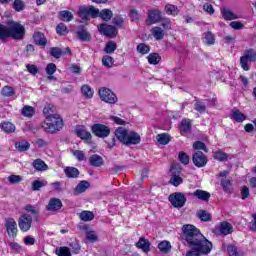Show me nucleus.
Wrapping results in <instances>:
<instances>
[{
  "label": "nucleus",
  "mask_w": 256,
  "mask_h": 256,
  "mask_svg": "<svg viewBox=\"0 0 256 256\" xmlns=\"http://www.w3.org/2000/svg\"><path fill=\"white\" fill-rule=\"evenodd\" d=\"M183 237L191 250L186 256L209 255L213 250V243L202 235L201 231L194 225L185 224L182 227Z\"/></svg>",
  "instance_id": "1"
},
{
  "label": "nucleus",
  "mask_w": 256,
  "mask_h": 256,
  "mask_svg": "<svg viewBox=\"0 0 256 256\" xmlns=\"http://www.w3.org/2000/svg\"><path fill=\"white\" fill-rule=\"evenodd\" d=\"M7 28L5 25L0 24V39H8V37H12V39H23L25 35V27L18 22L10 21L8 22Z\"/></svg>",
  "instance_id": "2"
},
{
  "label": "nucleus",
  "mask_w": 256,
  "mask_h": 256,
  "mask_svg": "<svg viewBox=\"0 0 256 256\" xmlns=\"http://www.w3.org/2000/svg\"><path fill=\"white\" fill-rule=\"evenodd\" d=\"M115 136L123 145H139L141 143V136L133 131L119 127L115 130Z\"/></svg>",
  "instance_id": "3"
},
{
  "label": "nucleus",
  "mask_w": 256,
  "mask_h": 256,
  "mask_svg": "<svg viewBox=\"0 0 256 256\" xmlns=\"http://www.w3.org/2000/svg\"><path fill=\"white\" fill-rule=\"evenodd\" d=\"M41 127L46 133H57V131L63 129V118H61L59 114L48 116L45 118V121L42 122Z\"/></svg>",
  "instance_id": "4"
},
{
  "label": "nucleus",
  "mask_w": 256,
  "mask_h": 256,
  "mask_svg": "<svg viewBox=\"0 0 256 256\" xmlns=\"http://www.w3.org/2000/svg\"><path fill=\"white\" fill-rule=\"evenodd\" d=\"M81 251V246L77 242L70 243L69 247L62 246L58 247L55 250V254L58 256H71V253L74 255H79Z\"/></svg>",
  "instance_id": "5"
},
{
  "label": "nucleus",
  "mask_w": 256,
  "mask_h": 256,
  "mask_svg": "<svg viewBox=\"0 0 256 256\" xmlns=\"http://www.w3.org/2000/svg\"><path fill=\"white\" fill-rule=\"evenodd\" d=\"M98 94L101 101H104V103H108L109 105H115V103L118 101L115 92L107 87L100 88Z\"/></svg>",
  "instance_id": "6"
},
{
  "label": "nucleus",
  "mask_w": 256,
  "mask_h": 256,
  "mask_svg": "<svg viewBox=\"0 0 256 256\" xmlns=\"http://www.w3.org/2000/svg\"><path fill=\"white\" fill-rule=\"evenodd\" d=\"M168 201L171 203L172 207H175V209H181V207H185L187 197H185V194L181 192H176L170 194Z\"/></svg>",
  "instance_id": "7"
},
{
  "label": "nucleus",
  "mask_w": 256,
  "mask_h": 256,
  "mask_svg": "<svg viewBox=\"0 0 256 256\" xmlns=\"http://www.w3.org/2000/svg\"><path fill=\"white\" fill-rule=\"evenodd\" d=\"M91 131L93 135L100 137V139H105V137L111 135V128L105 124H93L91 126Z\"/></svg>",
  "instance_id": "8"
},
{
  "label": "nucleus",
  "mask_w": 256,
  "mask_h": 256,
  "mask_svg": "<svg viewBox=\"0 0 256 256\" xmlns=\"http://www.w3.org/2000/svg\"><path fill=\"white\" fill-rule=\"evenodd\" d=\"M78 15L84 21H89L90 17H97L99 15V9L93 6H81L78 10Z\"/></svg>",
  "instance_id": "9"
},
{
  "label": "nucleus",
  "mask_w": 256,
  "mask_h": 256,
  "mask_svg": "<svg viewBox=\"0 0 256 256\" xmlns=\"http://www.w3.org/2000/svg\"><path fill=\"white\" fill-rule=\"evenodd\" d=\"M233 225L227 221H223L214 228L215 235H221L225 237L227 235H231L233 233Z\"/></svg>",
  "instance_id": "10"
},
{
  "label": "nucleus",
  "mask_w": 256,
  "mask_h": 256,
  "mask_svg": "<svg viewBox=\"0 0 256 256\" xmlns=\"http://www.w3.org/2000/svg\"><path fill=\"white\" fill-rule=\"evenodd\" d=\"M33 225V217L29 214H23L18 219V227L22 233H27Z\"/></svg>",
  "instance_id": "11"
},
{
  "label": "nucleus",
  "mask_w": 256,
  "mask_h": 256,
  "mask_svg": "<svg viewBox=\"0 0 256 256\" xmlns=\"http://www.w3.org/2000/svg\"><path fill=\"white\" fill-rule=\"evenodd\" d=\"M249 61H256V51L253 49L246 51L245 55L240 58V65L244 71H249V65L247 64Z\"/></svg>",
  "instance_id": "12"
},
{
  "label": "nucleus",
  "mask_w": 256,
  "mask_h": 256,
  "mask_svg": "<svg viewBox=\"0 0 256 256\" xmlns=\"http://www.w3.org/2000/svg\"><path fill=\"white\" fill-rule=\"evenodd\" d=\"M5 227L6 232L8 233V237L15 239L17 237L18 229H17V222L13 218H6L5 219Z\"/></svg>",
  "instance_id": "13"
},
{
  "label": "nucleus",
  "mask_w": 256,
  "mask_h": 256,
  "mask_svg": "<svg viewBox=\"0 0 256 256\" xmlns=\"http://www.w3.org/2000/svg\"><path fill=\"white\" fill-rule=\"evenodd\" d=\"M98 31L99 33H101L102 35H105V37H117V28L113 25H108V24H100L98 26Z\"/></svg>",
  "instance_id": "14"
},
{
  "label": "nucleus",
  "mask_w": 256,
  "mask_h": 256,
  "mask_svg": "<svg viewBox=\"0 0 256 256\" xmlns=\"http://www.w3.org/2000/svg\"><path fill=\"white\" fill-rule=\"evenodd\" d=\"M172 177L170 178V183L174 187H179L183 183V178L180 176L181 171L177 170V166L172 165L170 169Z\"/></svg>",
  "instance_id": "15"
},
{
  "label": "nucleus",
  "mask_w": 256,
  "mask_h": 256,
  "mask_svg": "<svg viewBox=\"0 0 256 256\" xmlns=\"http://www.w3.org/2000/svg\"><path fill=\"white\" fill-rule=\"evenodd\" d=\"M192 161L196 167H205L207 165V156L201 151H197L192 156Z\"/></svg>",
  "instance_id": "16"
},
{
  "label": "nucleus",
  "mask_w": 256,
  "mask_h": 256,
  "mask_svg": "<svg viewBox=\"0 0 256 256\" xmlns=\"http://www.w3.org/2000/svg\"><path fill=\"white\" fill-rule=\"evenodd\" d=\"M63 207V202L59 198H51L46 206V209L52 213L59 211Z\"/></svg>",
  "instance_id": "17"
},
{
  "label": "nucleus",
  "mask_w": 256,
  "mask_h": 256,
  "mask_svg": "<svg viewBox=\"0 0 256 256\" xmlns=\"http://www.w3.org/2000/svg\"><path fill=\"white\" fill-rule=\"evenodd\" d=\"M75 133L77 137H80L83 141H89V139H92L91 132L87 130V127L85 126H77L75 129Z\"/></svg>",
  "instance_id": "18"
},
{
  "label": "nucleus",
  "mask_w": 256,
  "mask_h": 256,
  "mask_svg": "<svg viewBox=\"0 0 256 256\" xmlns=\"http://www.w3.org/2000/svg\"><path fill=\"white\" fill-rule=\"evenodd\" d=\"M137 249H141L143 253H148L151 251V242L145 237H140L139 241L136 243Z\"/></svg>",
  "instance_id": "19"
},
{
  "label": "nucleus",
  "mask_w": 256,
  "mask_h": 256,
  "mask_svg": "<svg viewBox=\"0 0 256 256\" xmlns=\"http://www.w3.org/2000/svg\"><path fill=\"white\" fill-rule=\"evenodd\" d=\"M159 21H161V11L151 10L146 21L147 25H155V23H159Z\"/></svg>",
  "instance_id": "20"
},
{
  "label": "nucleus",
  "mask_w": 256,
  "mask_h": 256,
  "mask_svg": "<svg viewBox=\"0 0 256 256\" xmlns=\"http://www.w3.org/2000/svg\"><path fill=\"white\" fill-rule=\"evenodd\" d=\"M88 161L91 167H103V165H105V160H103V157L99 156L98 154L91 155L88 158Z\"/></svg>",
  "instance_id": "21"
},
{
  "label": "nucleus",
  "mask_w": 256,
  "mask_h": 256,
  "mask_svg": "<svg viewBox=\"0 0 256 256\" xmlns=\"http://www.w3.org/2000/svg\"><path fill=\"white\" fill-rule=\"evenodd\" d=\"M32 167L35 169V171H49V165H47L45 161L41 160V158L35 159L32 162Z\"/></svg>",
  "instance_id": "22"
},
{
  "label": "nucleus",
  "mask_w": 256,
  "mask_h": 256,
  "mask_svg": "<svg viewBox=\"0 0 256 256\" xmlns=\"http://www.w3.org/2000/svg\"><path fill=\"white\" fill-rule=\"evenodd\" d=\"M76 35L78 39L84 43L91 41V33H89V31H87L85 28L78 29Z\"/></svg>",
  "instance_id": "23"
},
{
  "label": "nucleus",
  "mask_w": 256,
  "mask_h": 256,
  "mask_svg": "<svg viewBox=\"0 0 256 256\" xmlns=\"http://www.w3.org/2000/svg\"><path fill=\"white\" fill-rule=\"evenodd\" d=\"M34 43L40 47H45L47 45V38L43 32H35L33 35Z\"/></svg>",
  "instance_id": "24"
},
{
  "label": "nucleus",
  "mask_w": 256,
  "mask_h": 256,
  "mask_svg": "<svg viewBox=\"0 0 256 256\" xmlns=\"http://www.w3.org/2000/svg\"><path fill=\"white\" fill-rule=\"evenodd\" d=\"M91 187V183L86 180L80 181V183L74 189V195H80V193H85L87 189Z\"/></svg>",
  "instance_id": "25"
},
{
  "label": "nucleus",
  "mask_w": 256,
  "mask_h": 256,
  "mask_svg": "<svg viewBox=\"0 0 256 256\" xmlns=\"http://www.w3.org/2000/svg\"><path fill=\"white\" fill-rule=\"evenodd\" d=\"M192 195L200 201H209L211 199V193L201 189H197Z\"/></svg>",
  "instance_id": "26"
},
{
  "label": "nucleus",
  "mask_w": 256,
  "mask_h": 256,
  "mask_svg": "<svg viewBox=\"0 0 256 256\" xmlns=\"http://www.w3.org/2000/svg\"><path fill=\"white\" fill-rule=\"evenodd\" d=\"M181 135H189L191 133V120L183 119L180 126Z\"/></svg>",
  "instance_id": "27"
},
{
  "label": "nucleus",
  "mask_w": 256,
  "mask_h": 256,
  "mask_svg": "<svg viewBox=\"0 0 256 256\" xmlns=\"http://www.w3.org/2000/svg\"><path fill=\"white\" fill-rule=\"evenodd\" d=\"M221 15L225 21H233L235 19H239V16H237L233 11L227 9V8H222L221 9Z\"/></svg>",
  "instance_id": "28"
},
{
  "label": "nucleus",
  "mask_w": 256,
  "mask_h": 256,
  "mask_svg": "<svg viewBox=\"0 0 256 256\" xmlns=\"http://www.w3.org/2000/svg\"><path fill=\"white\" fill-rule=\"evenodd\" d=\"M150 31L156 41H162L163 37H165V31L159 26L153 27Z\"/></svg>",
  "instance_id": "29"
},
{
  "label": "nucleus",
  "mask_w": 256,
  "mask_h": 256,
  "mask_svg": "<svg viewBox=\"0 0 256 256\" xmlns=\"http://www.w3.org/2000/svg\"><path fill=\"white\" fill-rule=\"evenodd\" d=\"M64 173L68 179H77L79 177V169L75 167H66Z\"/></svg>",
  "instance_id": "30"
},
{
  "label": "nucleus",
  "mask_w": 256,
  "mask_h": 256,
  "mask_svg": "<svg viewBox=\"0 0 256 256\" xmlns=\"http://www.w3.org/2000/svg\"><path fill=\"white\" fill-rule=\"evenodd\" d=\"M81 93L86 99H93L95 91H93V88H91V86L84 84L81 87Z\"/></svg>",
  "instance_id": "31"
},
{
  "label": "nucleus",
  "mask_w": 256,
  "mask_h": 256,
  "mask_svg": "<svg viewBox=\"0 0 256 256\" xmlns=\"http://www.w3.org/2000/svg\"><path fill=\"white\" fill-rule=\"evenodd\" d=\"M0 128L4 133H15L16 127L15 124L9 122V121H4L0 124Z\"/></svg>",
  "instance_id": "32"
},
{
  "label": "nucleus",
  "mask_w": 256,
  "mask_h": 256,
  "mask_svg": "<svg viewBox=\"0 0 256 256\" xmlns=\"http://www.w3.org/2000/svg\"><path fill=\"white\" fill-rule=\"evenodd\" d=\"M79 217H80L81 221L89 222V221H93V219H95V214H93V212H91V211L84 210L79 214Z\"/></svg>",
  "instance_id": "33"
},
{
  "label": "nucleus",
  "mask_w": 256,
  "mask_h": 256,
  "mask_svg": "<svg viewBox=\"0 0 256 256\" xmlns=\"http://www.w3.org/2000/svg\"><path fill=\"white\" fill-rule=\"evenodd\" d=\"M156 139L160 145H169L171 141V136L167 133L158 134Z\"/></svg>",
  "instance_id": "34"
},
{
  "label": "nucleus",
  "mask_w": 256,
  "mask_h": 256,
  "mask_svg": "<svg viewBox=\"0 0 256 256\" xmlns=\"http://www.w3.org/2000/svg\"><path fill=\"white\" fill-rule=\"evenodd\" d=\"M57 109L55 108V106L49 104L46 107H44L43 109V114L45 115V117H55V115H58L56 113Z\"/></svg>",
  "instance_id": "35"
},
{
  "label": "nucleus",
  "mask_w": 256,
  "mask_h": 256,
  "mask_svg": "<svg viewBox=\"0 0 256 256\" xmlns=\"http://www.w3.org/2000/svg\"><path fill=\"white\" fill-rule=\"evenodd\" d=\"M158 249L161 253L167 254L171 251V242L164 240L158 244Z\"/></svg>",
  "instance_id": "36"
},
{
  "label": "nucleus",
  "mask_w": 256,
  "mask_h": 256,
  "mask_svg": "<svg viewBox=\"0 0 256 256\" xmlns=\"http://www.w3.org/2000/svg\"><path fill=\"white\" fill-rule=\"evenodd\" d=\"M232 119L234 121H236L237 123H243V121H245V119H247V116H245V114H243L239 110H234V111H232Z\"/></svg>",
  "instance_id": "37"
},
{
  "label": "nucleus",
  "mask_w": 256,
  "mask_h": 256,
  "mask_svg": "<svg viewBox=\"0 0 256 256\" xmlns=\"http://www.w3.org/2000/svg\"><path fill=\"white\" fill-rule=\"evenodd\" d=\"M15 147L17 151L23 152V151H29V148L31 147V144L29 142L22 140L15 143Z\"/></svg>",
  "instance_id": "38"
},
{
  "label": "nucleus",
  "mask_w": 256,
  "mask_h": 256,
  "mask_svg": "<svg viewBox=\"0 0 256 256\" xmlns=\"http://www.w3.org/2000/svg\"><path fill=\"white\" fill-rule=\"evenodd\" d=\"M165 11L167 15H172L173 17L179 15V8L172 4H167L165 6Z\"/></svg>",
  "instance_id": "39"
},
{
  "label": "nucleus",
  "mask_w": 256,
  "mask_h": 256,
  "mask_svg": "<svg viewBox=\"0 0 256 256\" xmlns=\"http://www.w3.org/2000/svg\"><path fill=\"white\" fill-rule=\"evenodd\" d=\"M99 17L103 19V21H111V17H113V11L110 9H103L98 13Z\"/></svg>",
  "instance_id": "40"
},
{
  "label": "nucleus",
  "mask_w": 256,
  "mask_h": 256,
  "mask_svg": "<svg viewBox=\"0 0 256 256\" xmlns=\"http://www.w3.org/2000/svg\"><path fill=\"white\" fill-rule=\"evenodd\" d=\"M227 253L229 256H239L241 255V249L233 244H230L227 246Z\"/></svg>",
  "instance_id": "41"
},
{
  "label": "nucleus",
  "mask_w": 256,
  "mask_h": 256,
  "mask_svg": "<svg viewBox=\"0 0 256 256\" xmlns=\"http://www.w3.org/2000/svg\"><path fill=\"white\" fill-rule=\"evenodd\" d=\"M59 16L62 19V21H66L67 23H69V21H73V13H71L68 10L60 11Z\"/></svg>",
  "instance_id": "42"
},
{
  "label": "nucleus",
  "mask_w": 256,
  "mask_h": 256,
  "mask_svg": "<svg viewBox=\"0 0 256 256\" xmlns=\"http://www.w3.org/2000/svg\"><path fill=\"white\" fill-rule=\"evenodd\" d=\"M1 95L3 97H13V95H15V88L11 86H4L1 90Z\"/></svg>",
  "instance_id": "43"
},
{
  "label": "nucleus",
  "mask_w": 256,
  "mask_h": 256,
  "mask_svg": "<svg viewBox=\"0 0 256 256\" xmlns=\"http://www.w3.org/2000/svg\"><path fill=\"white\" fill-rule=\"evenodd\" d=\"M204 43L206 45H215V35L211 31L204 33Z\"/></svg>",
  "instance_id": "44"
},
{
  "label": "nucleus",
  "mask_w": 256,
  "mask_h": 256,
  "mask_svg": "<svg viewBox=\"0 0 256 256\" xmlns=\"http://www.w3.org/2000/svg\"><path fill=\"white\" fill-rule=\"evenodd\" d=\"M113 63H115V61L113 60V57H111L109 55L103 56L102 65L104 67H106L107 69H111V67H113Z\"/></svg>",
  "instance_id": "45"
},
{
  "label": "nucleus",
  "mask_w": 256,
  "mask_h": 256,
  "mask_svg": "<svg viewBox=\"0 0 256 256\" xmlns=\"http://www.w3.org/2000/svg\"><path fill=\"white\" fill-rule=\"evenodd\" d=\"M21 114L24 117H33V115H35V108H33L31 106H24L22 108Z\"/></svg>",
  "instance_id": "46"
},
{
  "label": "nucleus",
  "mask_w": 256,
  "mask_h": 256,
  "mask_svg": "<svg viewBox=\"0 0 256 256\" xmlns=\"http://www.w3.org/2000/svg\"><path fill=\"white\" fill-rule=\"evenodd\" d=\"M147 59L150 65H158L159 61H161V57H159V54L157 53L149 54Z\"/></svg>",
  "instance_id": "47"
},
{
  "label": "nucleus",
  "mask_w": 256,
  "mask_h": 256,
  "mask_svg": "<svg viewBox=\"0 0 256 256\" xmlns=\"http://www.w3.org/2000/svg\"><path fill=\"white\" fill-rule=\"evenodd\" d=\"M195 111H198V113H205L207 111V105L205 103L197 100L194 104Z\"/></svg>",
  "instance_id": "48"
},
{
  "label": "nucleus",
  "mask_w": 256,
  "mask_h": 256,
  "mask_svg": "<svg viewBox=\"0 0 256 256\" xmlns=\"http://www.w3.org/2000/svg\"><path fill=\"white\" fill-rule=\"evenodd\" d=\"M50 55L52 57H54L55 59H60V57L62 55H65V53H63V50L61 48H58V47H52L50 49Z\"/></svg>",
  "instance_id": "49"
},
{
  "label": "nucleus",
  "mask_w": 256,
  "mask_h": 256,
  "mask_svg": "<svg viewBox=\"0 0 256 256\" xmlns=\"http://www.w3.org/2000/svg\"><path fill=\"white\" fill-rule=\"evenodd\" d=\"M214 159H217V161H227L229 159V155L219 150L214 153Z\"/></svg>",
  "instance_id": "50"
},
{
  "label": "nucleus",
  "mask_w": 256,
  "mask_h": 256,
  "mask_svg": "<svg viewBox=\"0 0 256 256\" xmlns=\"http://www.w3.org/2000/svg\"><path fill=\"white\" fill-rule=\"evenodd\" d=\"M197 217L198 219H201L204 222L210 221L211 220V214H209L205 210H200L197 212Z\"/></svg>",
  "instance_id": "51"
},
{
  "label": "nucleus",
  "mask_w": 256,
  "mask_h": 256,
  "mask_svg": "<svg viewBox=\"0 0 256 256\" xmlns=\"http://www.w3.org/2000/svg\"><path fill=\"white\" fill-rule=\"evenodd\" d=\"M136 50L138 51V53H140L141 55H147V53H149V51H151V48L149 46H147V44L145 43H140Z\"/></svg>",
  "instance_id": "52"
},
{
  "label": "nucleus",
  "mask_w": 256,
  "mask_h": 256,
  "mask_svg": "<svg viewBox=\"0 0 256 256\" xmlns=\"http://www.w3.org/2000/svg\"><path fill=\"white\" fill-rule=\"evenodd\" d=\"M47 182H42L41 180H34L32 182V191H40L42 187H45Z\"/></svg>",
  "instance_id": "53"
},
{
  "label": "nucleus",
  "mask_w": 256,
  "mask_h": 256,
  "mask_svg": "<svg viewBox=\"0 0 256 256\" xmlns=\"http://www.w3.org/2000/svg\"><path fill=\"white\" fill-rule=\"evenodd\" d=\"M116 49H117V44L113 41H110L106 44L104 51L105 53L111 54V53H115Z\"/></svg>",
  "instance_id": "54"
},
{
  "label": "nucleus",
  "mask_w": 256,
  "mask_h": 256,
  "mask_svg": "<svg viewBox=\"0 0 256 256\" xmlns=\"http://www.w3.org/2000/svg\"><path fill=\"white\" fill-rule=\"evenodd\" d=\"M221 186L223 188V191H225L226 193H229V191H231V181L229 179L222 178Z\"/></svg>",
  "instance_id": "55"
},
{
  "label": "nucleus",
  "mask_w": 256,
  "mask_h": 256,
  "mask_svg": "<svg viewBox=\"0 0 256 256\" xmlns=\"http://www.w3.org/2000/svg\"><path fill=\"white\" fill-rule=\"evenodd\" d=\"M56 32L58 35H67L69 33V30L67 29V26L63 23H60L56 26Z\"/></svg>",
  "instance_id": "56"
},
{
  "label": "nucleus",
  "mask_w": 256,
  "mask_h": 256,
  "mask_svg": "<svg viewBox=\"0 0 256 256\" xmlns=\"http://www.w3.org/2000/svg\"><path fill=\"white\" fill-rule=\"evenodd\" d=\"M8 181L12 185H17V184H19L20 182L23 181V178L20 175H10L8 177Z\"/></svg>",
  "instance_id": "57"
},
{
  "label": "nucleus",
  "mask_w": 256,
  "mask_h": 256,
  "mask_svg": "<svg viewBox=\"0 0 256 256\" xmlns=\"http://www.w3.org/2000/svg\"><path fill=\"white\" fill-rule=\"evenodd\" d=\"M12 7L18 12L23 11V9H25V2L22 0H15Z\"/></svg>",
  "instance_id": "58"
},
{
  "label": "nucleus",
  "mask_w": 256,
  "mask_h": 256,
  "mask_svg": "<svg viewBox=\"0 0 256 256\" xmlns=\"http://www.w3.org/2000/svg\"><path fill=\"white\" fill-rule=\"evenodd\" d=\"M178 159L183 165H189V155H187V153L180 152L178 154Z\"/></svg>",
  "instance_id": "59"
},
{
  "label": "nucleus",
  "mask_w": 256,
  "mask_h": 256,
  "mask_svg": "<svg viewBox=\"0 0 256 256\" xmlns=\"http://www.w3.org/2000/svg\"><path fill=\"white\" fill-rule=\"evenodd\" d=\"M72 153H73L74 157H76V159L78 161H85V159H87L85 157V153L83 151H81V150H73Z\"/></svg>",
  "instance_id": "60"
},
{
  "label": "nucleus",
  "mask_w": 256,
  "mask_h": 256,
  "mask_svg": "<svg viewBox=\"0 0 256 256\" xmlns=\"http://www.w3.org/2000/svg\"><path fill=\"white\" fill-rule=\"evenodd\" d=\"M193 149H196V150H201V151H205V153H207V146L205 145V143L201 142V141H196L194 144H193Z\"/></svg>",
  "instance_id": "61"
},
{
  "label": "nucleus",
  "mask_w": 256,
  "mask_h": 256,
  "mask_svg": "<svg viewBox=\"0 0 256 256\" xmlns=\"http://www.w3.org/2000/svg\"><path fill=\"white\" fill-rule=\"evenodd\" d=\"M86 239L90 241L91 243H95L97 241L98 237L95 231H87L86 232Z\"/></svg>",
  "instance_id": "62"
},
{
  "label": "nucleus",
  "mask_w": 256,
  "mask_h": 256,
  "mask_svg": "<svg viewBox=\"0 0 256 256\" xmlns=\"http://www.w3.org/2000/svg\"><path fill=\"white\" fill-rule=\"evenodd\" d=\"M249 197H251L249 187H247V186L242 187V189H241V199L245 200V199H249Z\"/></svg>",
  "instance_id": "63"
},
{
  "label": "nucleus",
  "mask_w": 256,
  "mask_h": 256,
  "mask_svg": "<svg viewBox=\"0 0 256 256\" xmlns=\"http://www.w3.org/2000/svg\"><path fill=\"white\" fill-rule=\"evenodd\" d=\"M55 71H57V66L54 63H50L46 67L47 75H54Z\"/></svg>",
  "instance_id": "64"
}]
</instances>
